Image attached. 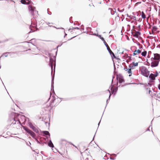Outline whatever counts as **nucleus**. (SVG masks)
I'll return each mask as SVG.
<instances>
[{
    "label": "nucleus",
    "mask_w": 160,
    "mask_h": 160,
    "mask_svg": "<svg viewBox=\"0 0 160 160\" xmlns=\"http://www.w3.org/2000/svg\"><path fill=\"white\" fill-rule=\"evenodd\" d=\"M157 28L156 26H154L152 27V30H154V31H156L157 30Z\"/></svg>",
    "instance_id": "nucleus-30"
},
{
    "label": "nucleus",
    "mask_w": 160,
    "mask_h": 160,
    "mask_svg": "<svg viewBox=\"0 0 160 160\" xmlns=\"http://www.w3.org/2000/svg\"><path fill=\"white\" fill-rule=\"evenodd\" d=\"M49 56L50 57V60L49 63V65L51 68V74L52 76V82H51V90L52 91V92L54 94L52 96V98L51 101V103L50 105H52V103H53L55 100V98L54 96L55 93L54 90V74L55 73V69L56 67V60H54L53 58L51 57V53H48Z\"/></svg>",
    "instance_id": "nucleus-1"
},
{
    "label": "nucleus",
    "mask_w": 160,
    "mask_h": 160,
    "mask_svg": "<svg viewBox=\"0 0 160 160\" xmlns=\"http://www.w3.org/2000/svg\"><path fill=\"white\" fill-rule=\"evenodd\" d=\"M46 119V118L43 117L42 118V121H43L46 124H47V123H48V121H45Z\"/></svg>",
    "instance_id": "nucleus-24"
},
{
    "label": "nucleus",
    "mask_w": 160,
    "mask_h": 160,
    "mask_svg": "<svg viewBox=\"0 0 160 160\" xmlns=\"http://www.w3.org/2000/svg\"><path fill=\"white\" fill-rule=\"evenodd\" d=\"M21 2L22 4H23L28 5L32 3L31 0H21Z\"/></svg>",
    "instance_id": "nucleus-13"
},
{
    "label": "nucleus",
    "mask_w": 160,
    "mask_h": 160,
    "mask_svg": "<svg viewBox=\"0 0 160 160\" xmlns=\"http://www.w3.org/2000/svg\"><path fill=\"white\" fill-rule=\"evenodd\" d=\"M122 21L123 20V19L124 18V16L123 15H122Z\"/></svg>",
    "instance_id": "nucleus-49"
},
{
    "label": "nucleus",
    "mask_w": 160,
    "mask_h": 160,
    "mask_svg": "<svg viewBox=\"0 0 160 160\" xmlns=\"http://www.w3.org/2000/svg\"><path fill=\"white\" fill-rule=\"evenodd\" d=\"M42 133L43 134V136L45 137L47 139H48V137L47 136H48L49 137H50V134L49 132L46 131H42Z\"/></svg>",
    "instance_id": "nucleus-14"
},
{
    "label": "nucleus",
    "mask_w": 160,
    "mask_h": 160,
    "mask_svg": "<svg viewBox=\"0 0 160 160\" xmlns=\"http://www.w3.org/2000/svg\"><path fill=\"white\" fill-rule=\"evenodd\" d=\"M129 68H131V69H133L134 68V67L133 65H132V64H130L129 65Z\"/></svg>",
    "instance_id": "nucleus-33"
},
{
    "label": "nucleus",
    "mask_w": 160,
    "mask_h": 160,
    "mask_svg": "<svg viewBox=\"0 0 160 160\" xmlns=\"http://www.w3.org/2000/svg\"><path fill=\"white\" fill-rule=\"evenodd\" d=\"M128 59L127 60L126 62L127 63H128L129 62H130L131 60V57L130 56H128Z\"/></svg>",
    "instance_id": "nucleus-27"
},
{
    "label": "nucleus",
    "mask_w": 160,
    "mask_h": 160,
    "mask_svg": "<svg viewBox=\"0 0 160 160\" xmlns=\"http://www.w3.org/2000/svg\"><path fill=\"white\" fill-rule=\"evenodd\" d=\"M136 51L138 54L140 53L141 52V51L139 49H138V50H136Z\"/></svg>",
    "instance_id": "nucleus-37"
},
{
    "label": "nucleus",
    "mask_w": 160,
    "mask_h": 160,
    "mask_svg": "<svg viewBox=\"0 0 160 160\" xmlns=\"http://www.w3.org/2000/svg\"><path fill=\"white\" fill-rule=\"evenodd\" d=\"M97 36L99 38L101 39L102 41H104V38L102 37L101 35H98Z\"/></svg>",
    "instance_id": "nucleus-28"
},
{
    "label": "nucleus",
    "mask_w": 160,
    "mask_h": 160,
    "mask_svg": "<svg viewBox=\"0 0 160 160\" xmlns=\"http://www.w3.org/2000/svg\"><path fill=\"white\" fill-rule=\"evenodd\" d=\"M150 72L145 67L142 68L141 71V74L143 76L148 77L149 74Z\"/></svg>",
    "instance_id": "nucleus-4"
},
{
    "label": "nucleus",
    "mask_w": 160,
    "mask_h": 160,
    "mask_svg": "<svg viewBox=\"0 0 160 160\" xmlns=\"http://www.w3.org/2000/svg\"><path fill=\"white\" fill-rule=\"evenodd\" d=\"M69 21H70V22L71 23H72L73 22V21H72L71 20H69Z\"/></svg>",
    "instance_id": "nucleus-56"
},
{
    "label": "nucleus",
    "mask_w": 160,
    "mask_h": 160,
    "mask_svg": "<svg viewBox=\"0 0 160 160\" xmlns=\"http://www.w3.org/2000/svg\"><path fill=\"white\" fill-rule=\"evenodd\" d=\"M48 146L52 148H53L54 147L53 144L51 140H49V142L48 143Z\"/></svg>",
    "instance_id": "nucleus-18"
},
{
    "label": "nucleus",
    "mask_w": 160,
    "mask_h": 160,
    "mask_svg": "<svg viewBox=\"0 0 160 160\" xmlns=\"http://www.w3.org/2000/svg\"><path fill=\"white\" fill-rule=\"evenodd\" d=\"M136 17H135V16H133V19H135V20H136Z\"/></svg>",
    "instance_id": "nucleus-54"
},
{
    "label": "nucleus",
    "mask_w": 160,
    "mask_h": 160,
    "mask_svg": "<svg viewBox=\"0 0 160 160\" xmlns=\"http://www.w3.org/2000/svg\"><path fill=\"white\" fill-rule=\"evenodd\" d=\"M152 62L151 63V66L152 67H155L158 66L159 62L155 60H152L151 58Z\"/></svg>",
    "instance_id": "nucleus-10"
},
{
    "label": "nucleus",
    "mask_w": 160,
    "mask_h": 160,
    "mask_svg": "<svg viewBox=\"0 0 160 160\" xmlns=\"http://www.w3.org/2000/svg\"><path fill=\"white\" fill-rule=\"evenodd\" d=\"M107 49L109 53L111 55V56L112 57H113V58L116 59L117 58V57L115 55L114 53L112 51V50L110 49L109 47H108V48H107Z\"/></svg>",
    "instance_id": "nucleus-16"
},
{
    "label": "nucleus",
    "mask_w": 160,
    "mask_h": 160,
    "mask_svg": "<svg viewBox=\"0 0 160 160\" xmlns=\"http://www.w3.org/2000/svg\"><path fill=\"white\" fill-rule=\"evenodd\" d=\"M10 53L11 52H6V53H4L3 54L4 55V56L5 57H7V56H8V53Z\"/></svg>",
    "instance_id": "nucleus-36"
},
{
    "label": "nucleus",
    "mask_w": 160,
    "mask_h": 160,
    "mask_svg": "<svg viewBox=\"0 0 160 160\" xmlns=\"http://www.w3.org/2000/svg\"><path fill=\"white\" fill-rule=\"evenodd\" d=\"M149 92V94H150V92H151V90H149V92Z\"/></svg>",
    "instance_id": "nucleus-60"
},
{
    "label": "nucleus",
    "mask_w": 160,
    "mask_h": 160,
    "mask_svg": "<svg viewBox=\"0 0 160 160\" xmlns=\"http://www.w3.org/2000/svg\"><path fill=\"white\" fill-rule=\"evenodd\" d=\"M103 43L106 46V47H107V48H108L109 47L108 46V44H107L106 41L104 40V41H103Z\"/></svg>",
    "instance_id": "nucleus-31"
},
{
    "label": "nucleus",
    "mask_w": 160,
    "mask_h": 160,
    "mask_svg": "<svg viewBox=\"0 0 160 160\" xmlns=\"http://www.w3.org/2000/svg\"><path fill=\"white\" fill-rule=\"evenodd\" d=\"M21 114L14 112H12L9 115L10 120H13L15 122H18L21 125L22 123L20 121V115Z\"/></svg>",
    "instance_id": "nucleus-2"
},
{
    "label": "nucleus",
    "mask_w": 160,
    "mask_h": 160,
    "mask_svg": "<svg viewBox=\"0 0 160 160\" xmlns=\"http://www.w3.org/2000/svg\"><path fill=\"white\" fill-rule=\"evenodd\" d=\"M154 74V76L155 77H156L158 76V73L157 72V71H156V72Z\"/></svg>",
    "instance_id": "nucleus-38"
},
{
    "label": "nucleus",
    "mask_w": 160,
    "mask_h": 160,
    "mask_svg": "<svg viewBox=\"0 0 160 160\" xmlns=\"http://www.w3.org/2000/svg\"><path fill=\"white\" fill-rule=\"evenodd\" d=\"M151 127V126H150L149 128H147V130H146V131H150V130L149 129V128H150V127Z\"/></svg>",
    "instance_id": "nucleus-46"
},
{
    "label": "nucleus",
    "mask_w": 160,
    "mask_h": 160,
    "mask_svg": "<svg viewBox=\"0 0 160 160\" xmlns=\"http://www.w3.org/2000/svg\"><path fill=\"white\" fill-rule=\"evenodd\" d=\"M28 9L31 12V13L33 16H34L35 14H38V12L35 10V8L32 7V5H30L28 7Z\"/></svg>",
    "instance_id": "nucleus-5"
},
{
    "label": "nucleus",
    "mask_w": 160,
    "mask_h": 160,
    "mask_svg": "<svg viewBox=\"0 0 160 160\" xmlns=\"http://www.w3.org/2000/svg\"><path fill=\"white\" fill-rule=\"evenodd\" d=\"M117 17L118 18L119 17L118 14L117 16L116 17L115 19H116L117 18Z\"/></svg>",
    "instance_id": "nucleus-55"
},
{
    "label": "nucleus",
    "mask_w": 160,
    "mask_h": 160,
    "mask_svg": "<svg viewBox=\"0 0 160 160\" xmlns=\"http://www.w3.org/2000/svg\"><path fill=\"white\" fill-rule=\"evenodd\" d=\"M132 63H133V66L134 67H136L137 66H138V62L134 63V62H133Z\"/></svg>",
    "instance_id": "nucleus-29"
},
{
    "label": "nucleus",
    "mask_w": 160,
    "mask_h": 160,
    "mask_svg": "<svg viewBox=\"0 0 160 160\" xmlns=\"http://www.w3.org/2000/svg\"><path fill=\"white\" fill-rule=\"evenodd\" d=\"M158 89H159V90H160V83H159V84L158 85Z\"/></svg>",
    "instance_id": "nucleus-50"
},
{
    "label": "nucleus",
    "mask_w": 160,
    "mask_h": 160,
    "mask_svg": "<svg viewBox=\"0 0 160 160\" xmlns=\"http://www.w3.org/2000/svg\"><path fill=\"white\" fill-rule=\"evenodd\" d=\"M72 18V17H70V18H69V20H71V19Z\"/></svg>",
    "instance_id": "nucleus-61"
},
{
    "label": "nucleus",
    "mask_w": 160,
    "mask_h": 160,
    "mask_svg": "<svg viewBox=\"0 0 160 160\" xmlns=\"http://www.w3.org/2000/svg\"><path fill=\"white\" fill-rule=\"evenodd\" d=\"M20 121H21L22 122V123L23 124H25V122L27 121L28 119V121H29V119L28 118H26L24 115H22L21 114L20 115Z\"/></svg>",
    "instance_id": "nucleus-9"
},
{
    "label": "nucleus",
    "mask_w": 160,
    "mask_h": 160,
    "mask_svg": "<svg viewBox=\"0 0 160 160\" xmlns=\"http://www.w3.org/2000/svg\"><path fill=\"white\" fill-rule=\"evenodd\" d=\"M54 27L56 28L57 29H60V28H56V27ZM60 29H63V30H64V33H65V35H64V38H65V37L67 35V34H66V33H65V29H64V28H60Z\"/></svg>",
    "instance_id": "nucleus-26"
},
{
    "label": "nucleus",
    "mask_w": 160,
    "mask_h": 160,
    "mask_svg": "<svg viewBox=\"0 0 160 160\" xmlns=\"http://www.w3.org/2000/svg\"><path fill=\"white\" fill-rule=\"evenodd\" d=\"M107 91H108L109 92L110 94H109V97L108 98V99H107V100L106 105V107L107 105L108 104V100L110 99V97H111V95H112L111 94V92H110V91L109 90H108H108ZM106 107H105V108Z\"/></svg>",
    "instance_id": "nucleus-20"
},
{
    "label": "nucleus",
    "mask_w": 160,
    "mask_h": 160,
    "mask_svg": "<svg viewBox=\"0 0 160 160\" xmlns=\"http://www.w3.org/2000/svg\"><path fill=\"white\" fill-rule=\"evenodd\" d=\"M72 144V145L73 146H74V147H75V148H77V147H76L75 145H74V144Z\"/></svg>",
    "instance_id": "nucleus-63"
},
{
    "label": "nucleus",
    "mask_w": 160,
    "mask_h": 160,
    "mask_svg": "<svg viewBox=\"0 0 160 160\" xmlns=\"http://www.w3.org/2000/svg\"><path fill=\"white\" fill-rule=\"evenodd\" d=\"M156 98H155V99L156 100H157V98H160V92L158 93L156 96Z\"/></svg>",
    "instance_id": "nucleus-32"
},
{
    "label": "nucleus",
    "mask_w": 160,
    "mask_h": 160,
    "mask_svg": "<svg viewBox=\"0 0 160 160\" xmlns=\"http://www.w3.org/2000/svg\"><path fill=\"white\" fill-rule=\"evenodd\" d=\"M138 30L140 31L141 30V25H139L138 26Z\"/></svg>",
    "instance_id": "nucleus-40"
},
{
    "label": "nucleus",
    "mask_w": 160,
    "mask_h": 160,
    "mask_svg": "<svg viewBox=\"0 0 160 160\" xmlns=\"http://www.w3.org/2000/svg\"><path fill=\"white\" fill-rule=\"evenodd\" d=\"M147 52L146 51H145L141 53V55L142 56L145 57L147 54Z\"/></svg>",
    "instance_id": "nucleus-22"
},
{
    "label": "nucleus",
    "mask_w": 160,
    "mask_h": 160,
    "mask_svg": "<svg viewBox=\"0 0 160 160\" xmlns=\"http://www.w3.org/2000/svg\"><path fill=\"white\" fill-rule=\"evenodd\" d=\"M124 9L123 10H120L119 12H123L124 11Z\"/></svg>",
    "instance_id": "nucleus-51"
},
{
    "label": "nucleus",
    "mask_w": 160,
    "mask_h": 160,
    "mask_svg": "<svg viewBox=\"0 0 160 160\" xmlns=\"http://www.w3.org/2000/svg\"><path fill=\"white\" fill-rule=\"evenodd\" d=\"M110 159H112V160H114L115 159V158H112V157H110Z\"/></svg>",
    "instance_id": "nucleus-48"
},
{
    "label": "nucleus",
    "mask_w": 160,
    "mask_h": 160,
    "mask_svg": "<svg viewBox=\"0 0 160 160\" xmlns=\"http://www.w3.org/2000/svg\"><path fill=\"white\" fill-rule=\"evenodd\" d=\"M12 124L13 125H14V124H16V122H12Z\"/></svg>",
    "instance_id": "nucleus-59"
},
{
    "label": "nucleus",
    "mask_w": 160,
    "mask_h": 160,
    "mask_svg": "<svg viewBox=\"0 0 160 160\" xmlns=\"http://www.w3.org/2000/svg\"><path fill=\"white\" fill-rule=\"evenodd\" d=\"M31 41L30 42H29V43H31L33 45L35 46V45L34 44L35 42V39L34 38L32 39Z\"/></svg>",
    "instance_id": "nucleus-19"
},
{
    "label": "nucleus",
    "mask_w": 160,
    "mask_h": 160,
    "mask_svg": "<svg viewBox=\"0 0 160 160\" xmlns=\"http://www.w3.org/2000/svg\"><path fill=\"white\" fill-rule=\"evenodd\" d=\"M92 35H95V36H97L98 35V34H97L96 33H93Z\"/></svg>",
    "instance_id": "nucleus-52"
},
{
    "label": "nucleus",
    "mask_w": 160,
    "mask_h": 160,
    "mask_svg": "<svg viewBox=\"0 0 160 160\" xmlns=\"http://www.w3.org/2000/svg\"><path fill=\"white\" fill-rule=\"evenodd\" d=\"M113 86L112 85H111L110 89L111 91V93L112 94H115L118 90V87H115L114 89H113Z\"/></svg>",
    "instance_id": "nucleus-12"
},
{
    "label": "nucleus",
    "mask_w": 160,
    "mask_h": 160,
    "mask_svg": "<svg viewBox=\"0 0 160 160\" xmlns=\"http://www.w3.org/2000/svg\"><path fill=\"white\" fill-rule=\"evenodd\" d=\"M147 63H148V64H147V65H148V66H149V65H150V63H149L148 62H147Z\"/></svg>",
    "instance_id": "nucleus-62"
},
{
    "label": "nucleus",
    "mask_w": 160,
    "mask_h": 160,
    "mask_svg": "<svg viewBox=\"0 0 160 160\" xmlns=\"http://www.w3.org/2000/svg\"><path fill=\"white\" fill-rule=\"evenodd\" d=\"M113 64H114V72L115 71V70L116 69V67H115V63H114V62H113Z\"/></svg>",
    "instance_id": "nucleus-47"
},
{
    "label": "nucleus",
    "mask_w": 160,
    "mask_h": 160,
    "mask_svg": "<svg viewBox=\"0 0 160 160\" xmlns=\"http://www.w3.org/2000/svg\"><path fill=\"white\" fill-rule=\"evenodd\" d=\"M136 52V50L133 53V55L135 56L137 54Z\"/></svg>",
    "instance_id": "nucleus-41"
},
{
    "label": "nucleus",
    "mask_w": 160,
    "mask_h": 160,
    "mask_svg": "<svg viewBox=\"0 0 160 160\" xmlns=\"http://www.w3.org/2000/svg\"><path fill=\"white\" fill-rule=\"evenodd\" d=\"M74 28L75 29H79V28L78 27H74V28Z\"/></svg>",
    "instance_id": "nucleus-45"
},
{
    "label": "nucleus",
    "mask_w": 160,
    "mask_h": 160,
    "mask_svg": "<svg viewBox=\"0 0 160 160\" xmlns=\"http://www.w3.org/2000/svg\"><path fill=\"white\" fill-rule=\"evenodd\" d=\"M116 79L118 81V82L121 83L124 82V80L122 75L121 74H118L117 75Z\"/></svg>",
    "instance_id": "nucleus-6"
},
{
    "label": "nucleus",
    "mask_w": 160,
    "mask_h": 160,
    "mask_svg": "<svg viewBox=\"0 0 160 160\" xmlns=\"http://www.w3.org/2000/svg\"><path fill=\"white\" fill-rule=\"evenodd\" d=\"M22 127L23 129L25 130L27 133L30 134L33 138L36 137V134L28 128L25 126H22Z\"/></svg>",
    "instance_id": "nucleus-3"
},
{
    "label": "nucleus",
    "mask_w": 160,
    "mask_h": 160,
    "mask_svg": "<svg viewBox=\"0 0 160 160\" xmlns=\"http://www.w3.org/2000/svg\"><path fill=\"white\" fill-rule=\"evenodd\" d=\"M154 57L152 58V60H155L159 62L160 61V54L158 53L154 54Z\"/></svg>",
    "instance_id": "nucleus-11"
},
{
    "label": "nucleus",
    "mask_w": 160,
    "mask_h": 160,
    "mask_svg": "<svg viewBox=\"0 0 160 160\" xmlns=\"http://www.w3.org/2000/svg\"><path fill=\"white\" fill-rule=\"evenodd\" d=\"M137 45L138 46H139L140 45V44L139 42H137Z\"/></svg>",
    "instance_id": "nucleus-57"
},
{
    "label": "nucleus",
    "mask_w": 160,
    "mask_h": 160,
    "mask_svg": "<svg viewBox=\"0 0 160 160\" xmlns=\"http://www.w3.org/2000/svg\"><path fill=\"white\" fill-rule=\"evenodd\" d=\"M48 14L49 15H51V14H52V12H48Z\"/></svg>",
    "instance_id": "nucleus-53"
},
{
    "label": "nucleus",
    "mask_w": 160,
    "mask_h": 160,
    "mask_svg": "<svg viewBox=\"0 0 160 160\" xmlns=\"http://www.w3.org/2000/svg\"><path fill=\"white\" fill-rule=\"evenodd\" d=\"M51 95H52L51 93V92H50V98H49V99H50V98H51Z\"/></svg>",
    "instance_id": "nucleus-58"
},
{
    "label": "nucleus",
    "mask_w": 160,
    "mask_h": 160,
    "mask_svg": "<svg viewBox=\"0 0 160 160\" xmlns=\"http://www.w3.org/2000/svg\"><path fill=\"white\" fill-rule=\"evenodd\" d=\"M129 69V68H127L125 67L124 68V70L125 71H127Z\"/></svg>",
    "instance_id": "nucleus-44"
},
{
    "label": "nucleus",
    "mask_w": 160,
    "mask_h": 160,
    "mask_svg": "<svg viewBox=\"0 0 160 160\" xmlns=\"http://www.w3.org/2000/svg\"><path fill=\"white\" fill-rule=\"evenodd\" d=\"M35 141L37 142L38 143L39 142V141L38 140V138H36V137H35L34 138H33Z\"/></svg>",
    "instance_id": "nucleus-34"
},
{
    "label": "nucleus",
    "mask_w": 160,
    "mask_h": 160,
    "mask_svg": "<svg viewBox=\"0 0 160 160\" xmlns=\"http://www.w3.org/2000/svg\"><path fill=\"white\" fill-rule=\"evenodd\" d=\"M28 124L29 127L32 129L34 132L36 133H38L39 132L38 130L34 127L31 122H28Z\"/></svg>",
    "instance_id": "nucleus-7"
},
{
    "label": "nucleus",
    "mask_w": 160,
    "mask_h": 160,
    "mask_svg": "<svg viewBox=\"0 0 160 160\" xmlns=\"http://www.w3.org/2000/svg\"><path fill=\"white\" fill-rule=\"evenodd\" d=\"M128 72L129 74H129V77L131 76L132 75V72L131 71V68H129V69L128 70Z\"/></svg>",
    "instance_id": "nucleus-25"
},
{
    "label": "nucleus",
    "mask_w": 160,
    "mask_h": 160,
    "mask_svg": "<svg viewBox=\"0 0 160 160\" xmlns=\"http://www.w3.org/2000/svg\"><path fill=\"white\" fill-rule=\"evenodd\" d=\"M142 19L139 18L138 20H137V21L139 22H140L142 21Z\"/></svg>",
    "instance_id": "nucleus-43"
},
{
    "label": "nucleus",
    "mask_w": 160,
    "mask_h": 160,
    "mask_svg": "<svg viewBox=\"0 0 160 160\" xmlns=\"http://www.w3.org/2000/svg\"><path fill=\"white\" fill-rule=\"evenodd\" d=\"M112 155L115 156V157L116 156H117V155L116 154H113Z\"/></svg>",
    "instance_id": "nucleus-64"
},
{
    "label": "nucleus",
    "mask_w": 160,
    "mask_h": 160,
    "mask_svg": "<svg viewBox=\"0 0 160 160\" xmlns=\"http://www.w3.org/2000/svg\"><path fill=\"white\" fill-rule=\"evenodd\" d=\"M73 27H72V28H70L69 29H68V31H70V30H73L74 29V28H72Z\"/></svg>",
    "instance_id": "nucleus-42"
},
{
    "label": "nucleus",
    "mask_w": 160,
    "mask_h": 160,
    "mask_svg": "<svg viewBox=\"0 0 160 160\" xmlns=\"http://www.w3.org/2000/svg\"><path fill=\"white\" fill-rule=\"evenodd\" d=\"M141 16L142 17L143 19H145L146 18V15L143 12H141Z\"/></svg>",
    "instance_id": "nucleus-23"
},
{
    "label": "nucleus",
    "mask_w": 160,
    "mask_h": 160,
    "mask_svg": "<svg viewBox=\"0 0 160 160\" xmlns=\"http://www.w3.org/2000/svg\"><path fill=\"white\" fill-rule=\"evenodd\" d=\"M42 140L41 139H40V141L39 142L38 144H42V146H43V143L42 142Z\"/></svg>",
    "instance_id": "nucleus-35"
},
{
    "label": "nucleus",
    "mask_w": 160,
    "mask_h": 160,
    "mask_svg": "<svg viewBox=\"0 0 160 160\" xmlns=\"http://www.w3.org/2000/svg\"><path fill=\"white\" fill-rule=\"evenodd\" d=\"M40 139H41V140H42V141L43 140H46V139H47L46 138H40Z\"/></svg>",
    "instance_id": "nucleus-39"
},
{
    "label": "nucleus",
    "mask_w": 160,
    "mask_h": 160,
    "mask_svg": "<svg viewBox=\"0 0 160 160\" xmlns=\"http://www.w3.org/2000/svg\"><path fill=\"white\" fill-rule=\"evenodd\" d=\"M139 31H135V34L134 35V37L136 38H138V36L141 34V33Z\"/></svg>",
    "instance_id": "nucleus-17"
},
{
    "label": "nucleus",
    "mask_w": 160,
    "mask_h": 160,
    "mask_svg": "<svg viewBox=\"0 0 160 160\" xmlns=\"http://www.w3.org/2000/svg\"><path fill=\"white\" fill-rule=\"evenodd\" d=\"M149 78L151 80L150 81H149V82L150 83L153 82V81L155 79V77L154 76V74L152 73L150 74L149 75Z\"/></svg>",
    "instance_id": "nucleus-15"
},
{
    "label": "nucleus",
    "mask_w": 160,
    "mask_h": 160,
    "mask_svg": "<svg viewBox=\"0 0 160 160\" xmlns=\"http://www.w3.org/2000/svg\"><path fill=\"white\" fill-rule=\"evenodd\" d=\"M108 9L110 10L111 13L112 15H114L115 13V12H116L115 11H114L111 8H109Z\"/></svg>",
    "instance_id": "nucleus-21"
},
{
    "label": "nucleus",
    "mask_w": 160,
    "mask_h": 160,
    "mask_svg": "<svg viewBox=\"0 0 160 160\" xmlns=\"http://www.w3.org/2000/svg\"><path fill=\"white\" fill-rule=\"evenodd\" d=\"M37 24L36 23H33L32 21H31V25L29 27V28L30 29V31L29 32V33L32 32H33L35 31V30L31 28V27L37 28Z\"/></svg>",
    "instance_id": "nucleus-8"
}]
</instances>
